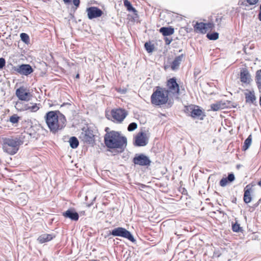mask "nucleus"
<instances>
[{
  "instance_id": "f257e3e1",
  "label": "nucleus",
  "mask_w": 261,
  "mask_h": 261,
  "mask_svg": "<svg viewBox=\"0 0 261 261\" xmlns=\"http://www.w3.org/2000/svg\"><path fill=\"white\" fill-rule=\"evenodd\" d=\"M59 111H49L47 112L44 118L45 122L50 129L53 133L62 129L65 126L66 121L64 116L61 115L59 117L57 115Z\"/></svg>"
},
{
  "instance_id": "f03ea898",
  "label": "nucleus",
  "mask_w": 261,
  "mask_h": 261,
  "mask_svg": "<svg viewBox=\"0 0 261 261\" xmlns=\"http://www.w3.org/2000/svg\"><path fill=\"white\" fill-rule=\"evenodd\" d=\"M104 140L106 146L109 148L123 149L127 143L126 137L121 136L119 132L113 130L106 133Z\"/></svg>"
},
{
  "instance_id": "7ed1b4c3",
  "label": "nucleus",
  "mask_w": 261,
  "mask_h": 261,
  "mask_svg": "<svg viewBox=\"0 0 261 261\" xmlns=\"http://www.w3.org/2000/svg\"><path fill=\"white\" fill-rule=\"evenodd\" d=\"M22 144L23 141L19 138H5L3 139V149L4 152L13 155L17 153L19 146Z\"/></svg>"
},
{
  "instance_id": "20e7f679",
  "label": "nucleus",
  "mask_w": 261,
  "mask_h": 261,
  "mask_svg": "<svg viewBox=\"0 0 261 261\" xmlns=\"http://www.w3.org/2000/svg\"><path fill=\"white\" fill-rule=\"evenodd\" d=\"M169 91L165 88L157 87L151 96V103L155 106L166 104L169 99Z\"/></svg>"
},
{
  "instance_id": "39448f33",
  "label": "nucleus",
  "mask_w": 261,
  "mask_h": 261,
  "mask_svg": "<svg viewBox=\"0 0 261 261\" xmlns=\"http://www.w3.org/2000/svg\"><path fill=\"white\" fill-rule=\"evenodd\" d=\"M110 234L114 237H121L127 239L132 242H135L136 241L132 233L123 227H119L113 229L110 232Z\"/></svg>"
},
{
  "instance_id": "423d86ee",
  "label": "nucleus",
  "mask_w": 261,
  "mask_h": 261,
  "mask_svg": "<svg viewBox=\"0 0 261 261\" xmlns=\"http://www.w3.org/2000/svg\"><path fill=\"white\" fill-rule=\"evenodd\" d=\"M167 86L168 87V89L166 90L169 91V94L171 93L175 96H178L179 95V87L175 77L170 79L167 81Z\"/></svg>"
},
{
  "instance_id": "0eeeda50",
  "label": "nucleus",
  "mask_w": 261,
  "mask_h": 261,
  "mask_svg": "<svg viewBox=\"0 0 261 261\" xmlns=\"http://www.w3.org/2000/svg\"><path fill=\"white\" fill-rule=\"evenodd\" d=\"M135 165L142 166H149L151 163V161L149 158L144 154H136L133 160Z\"/></svg>"
},
{
  "instance_id": "6e6552de",
  "label": "nucleus",
  "mask_w": 261,
  "mask_h": 261,
  "mask_svg": "<svg viewBox=\"0 0 261 261\" xmlns=\"http://www.w3.org/2000/svg\"><path fill=\"white\" fill-rule=\"evenodd\" d=\"M185 112L193 118H199L203 114L202 110L194 105L185 107Z\"/></svg>"
},
{
  "instance_id": "1a4fd4ad",
  "label": "nucleus",
  "mask_w": 261,
  "mask_h": 261,
  "mask_svg": "<svg viewBox=\"0 0 261 261\" xmlns=\"http://www.w3.org/2000/svg\"><path fill=\"white\" fill-rule=\"evenodd\" d=\"M13 69L20 74L28 75L33 72V69L29 64H22L14 66Z\"/></svg>"
},
{
  "instance_id": "9d476101",
  "label": "nucleus",
  "mask_w": 261,
  "mask_h": 261,
  "mask_svg": "<svg viewBox=\"0 0 261 261\" xmlns=\"http://www.w3.org/2000/svg\"><path fill=\"white\" fill-rule=\"evenodd\" d=\"M111 114L114 120L118 122H122L127 115V112L122 109L113 110Z\"/></svg>"
},
{
  "instance_id": "9b49d317",
  "label": "nucleus",
  "mask_w": 261,
  "mask_h": 261,
  "mask_svg": "<svg viewBox=\"0 0 261 261\" xmlns=\"http://www.w3.org/2000/svg\"><path fill=\"white\" fill-rule=\"evenodd\" d=\"M16 95L19 99L23 101H29L32 97V95L28 91L23 87H20L16 91Z\"/></svg>"
},
{
  "instance_id": "f8f14e48",
  "label": "nucleus",
  "mask_w": 261,
  "mask_h": 261,
  "mask_svg": "<svg viewBox=\"0 0 261 261\" xmlns=\"http://www.w3.org/2000/svg\"><path fill=\"white\" fill-rule=\"evenodd\" d=\"M86 12L89 19L100 17L103 14L102 11L96 7H90L87 8Z\"/></svg>"
},
{
  "instance_id": "ddd939ff",
  "label": "nucleus",
  "mask_w": 261,
  "mask_h": 261,
  "mask_svg": "<svg viewBox=\"0 0 261 261\" xmlns=\"http://www.w3.org/2000/svg\"><path fill=\"white\" fill-rule=\"evenodd\" d=\"M148 143L146 134L143 132L139 133L135 138V145L137 146H144Z\"/></svg>"
},
{
  "instance_id": "4468645a",
  "label": "nucleus",
  "mask_w": 261,
  "mask_h": 261,
  "mask_svg": "<svg viewBox=\"0 0 261 261\" xmlns=\"http://www.w3.org/2000/svg\"><path fill=\"white\" fill-rule=\"evenodd\" d=\"M83 140L88 144H93L94 142V135L93 132L87 129L81 135Z\"/></svg>"
},
{
  "instance_id": "2eb2a0df",
  "label": "nucleus",
  "mask_w": 261,
  "mask_h": 261,
  "mask_svg": "<svg viewBox=\"0 0 261 261\" xmlns=\"http://www.w3.org/2000/svg\"><path fill=\"white\" fill-rule=\"evenodd\" d=\"M240 80L241 81L245 84H249L251 79L250 74L246 68H242L240 71Z\"/></svg>"
},
{
  "instance_id": "dca6fc26",
  "label": "nucleus",
  "mask_w": 261,
  "mask_h": 261,
  "mask_svg": "<svg viewBox=\"0 0 261 261\" xmlns=\"http://www.w3.org/2000/svg\"><path fill=\"white\" fill-rule=\"evenodd\" d=\"M185 57L184 54H181L175 58L171 64V68L172 70H176L179 69V65Z\"/></svg>"
},
{
  "instance_id": "f3484780",
  "label": "nucleus",
  "mask_w": 261,
  "mask_h": 261,
  "mask_svg": "<svg viewBox=\"0 0 261 261\" xmlns=\"http://www.w3.org/2000/svg\"><path fill=\"white\" fill-rule=\"evenodd\" d=\"M56 237L55 233L47 234L44 233L40 235L37 239L38 241L41 243L48 242Z\"/></svg>"
},
{
  "instance_id": "a211bd4d",
  "label": "nucleus",
  "mask_w": 261,
  "mask_h": 261,
  "mask_svg": "<svg viewBox=\"0 0 261 261\" xmlns=\"http://www.w3.org/2000/svg\"><path fill=\"white\" fill-rule=\"evenodd\" d=\"M63 215L65 218H68L72 220L77 221L79 220V215L77 213L73 210L69 209L63 213Z\"/></svg>"
},
{
  "instance_id": "6ab92c4d",
  "label": "nucleus",
  "mask_w": 261,
  "mask_h": 261,
  "mask_svg": "<svg viewBox=\"0 0 261 261\" xmlns=\"http://www.w3.org/2000/svg\"><path fill=\"white\" fill-rule=\"evenodd\" d=\"M251 189L249 185H247L244 189L243 199L246 203H249L251 201Z\"/></svg>"
},
{
  "instance_id": "aec40b11",
  "label": "nucleus",
  "mask_w": 261,
  "mask_h": 261,
  "mask_svg": "<svg viewBox=\"0 0 261 261\" xmlns=\"http://www.w3.org/2000/svg\"><path fill=\"white\" fill-rule=\"evenodd\" d=\"M235 179L234 175L233 173H229L227 177L222 178L220 181V185L221 187H225L228 182H231Z\"/></svg>"
},
{
  "instance_id": "412c9836",
  "label": "nucleus",
  "mask_w": 261,
  "mask_h": 261,
  "mask_svg": "<svg viewBox=\"0 0 261 261\" xmlns=\"http://www.w3.org/2000/svg\"><path fill=\"white\" fill-rule=\"evenodd\" d=\"M194 28L197 33H200L202 34H205L206 33L205 23L196 22L194 26Z\"/></svg>"
},
{
  "instance_id": "4be33fe9",
  "label": "nucleus",
  "mask_w": 261,
  "mask_h": 261,
  "mask_svg": "<svg viewBox=\"0 0 261 261\" xmlns=\"http://www.w3.org/2000/svg\"><path fill=\"white\" fill-rule=\"evenodd\" d=\"M160 32L163 36H167L173 34L174 30L173 28L170 27H162L160 29Z\"/></svg>"
},
{
  "instance_id": "5701e85b",
  "label": "nucleus",
  "mask_w": 261,
  "mask_h": 261,
  "mask_svg": "<svg viewBox=\"0 0 261 261\" xmlns=\"http://www.w3.org/2000/svg\"><path fill=\"white\" fill-rule=\"evenodd\" d=\"M225 107L224 103L221 102H217L211 105V109L214 111H217L221 109H223Z\"/></svg>"
},
{
  "instance_id": "b1692460",
  "label": "nucleus",
  "mask_w": 261,
  "mask_h": 261,
  "mask_svg": "<svg viewBox=\"0 0 261 261\" xmlns=\"http://www.w3.org/2000/svg\"><path fill=\"white\" fill-rule=\"evenodd\" d=\"M246 101L248 102L253 103L255 100V96L254 92L249 91L245 94Z\"/></svg>"
},
{
  "instance_id": "393cba45",
  "label": "nucleus",
  "mask_w": 261,
  "mask_h": 261,
  "mask_svg": "<svg viewBox=\"0 0 261 261\" xmlns=\"http://www.w3.org/2000/svg\"><path fill=\"white\" fill-rule=\"evenodd\" d=\"M255 81L258 88L261 91V69L256 72Z\"/></svg>"
},
{
  "instance_id": "a878e982",
  "label": "nucleus",
  "mask_w": 261,
  "mask_h": 261,
  "mask_svg": "<svg viewBox=\"0 0 261 261\" xmlns=\"http://www.w3.org/2000/svg\"><path fill=\"white\" fill-rule=\"evenodd\" d=\"M69 142L70 147L73 149L76 148L79 145V141L75 137H71L69 139Z\"/></svg>"
},
{
  "instance_id": "bb28decb",
  "label": "nucleus",
  "mask_w": 261,
  "mask_h": 261,
  "mask_svg": "<svg viewBox=\"0 0 261 261\" xmlns=\"http://www.w3.org/2000/svg\"><path fill=\"white\" fill-rule=\"evenodd\" d=\"M251 142H252V136L250 135L248 137V138L244 141V145L243 146V149L244 150H246L249 148V147L251 145Z\"/></svg>"
},
{
  "instance_id": "cd10ccee",
  "label": "nucleus",
  "mask_w": 261,
  "mask_h": 261,
  "mask_svg": "<svg viewBox=\"0 0 261 261\" xmlns=\"http://www.w3.org/2000/svg\"><path fill=\"white\" fill-rule=\"evenodd\" d=\"M40 104L35 103L32 106H26L25 108V110H29L31 112H36L40 109Z\"/></svg>"
},
{
  "instance_id": "c85d7f7f",
  "label": "nucleus",
  "mask_w": 261,
  "mask_h": 261,
  "mask_svg": "<svg viewBox=\"0 0 261 261\" xmlns=\"http://www.w3.org/2000/svg\"><path fill=\"white\" fill-rule=\"evenodd\" d=\"M124 5L129 11L136 12V9L132 6L128 0L124 1Z\"/></svg>"
},
{
  "instance_id": "c756f323",
  "label": "nucleus",
  "mask_w": 261,
  "mask_h": 261,
  "mask_svg": "<svg viewBox=\"0 0 261 261\" xmlns=\"http://www.w3.org/2000/svg\"><path fill=\"white\" fill-rule=\"evenodd\" d=\"M207 38L211 40H216L219 37V34L217 32L208 33L206 35Z\"/></svg>"
},
{
  "instance_id": "7c9ffc66",
  "label": "nucleus",
  "mask_w": 261,
  "mask_h": 261,
  "mask_svg": "<svg viewBox=\"0 0 261 261\" xmlns=\"http://www.w3.org/2000/svg\"><path fill=\"white\" fill-rule=\"evenodd\" d=\"M144 47L148 53H152L154 49V45L150 42H146Z\"/></svg>"
},
{
  "instance_id": "2f4dec72",
  "label": "nucleus",
  "mask_w": 261,
  "mask_h": 261,
  "mask_svg": "<svg viewBox=\"0 0 261 261\" xmlns=\"http://www.w3.org/2000/svg\"><path fill=\"white\" fill-rule=\"evenodd\" d=\"M232 230L234 232H240L242 231V228L240 227V224L236 223L232 226Z\"/></svg>"
},
{
  "instance_id": "473e14b6",
  "label": "nucleus",
  "mask_w": 261,
  "mask_h": 261,
  "mask_svg": "<svg viewBox=\"0 0 261 261\" xmlns=\"http://www.w3.org/2000/svg\"><path fill=\"white\" fill-rule=\"evenodd\" d=\"M137 127V123L135 122H132V123H130L128 125V126L127 127V130L129 132H132V131L134 130L135 129H136Z\"/></svg>"
},
{
  "instance_id": "72a5a7b5",
  "label": "nucleus",
  "mask_w": 261,
  "mask_h": 261,
  "mask_svg": "<svg viewBox=\"0 0 261 261\" xmlns=\"http://www.w3.org/2000/svg\"><path fill=\"white\" fill-rule=\"evenodd\" d=\"M19 119V117L16 115H13L10 117V121L13 124L16 123L18 122Z\"/></svg>"
},
{
  "instance_id": "f704fd0d",
  "label": "nucleus",
  "mask_w": 261,
  "mask_h": 261,
  "mask_svg": "<svg viewBox=\"0 0 261 261\" xmlns=\"http://www.w3.org/2000/svg\"><path fill=\"white\" fill-rule=\"evenodd\" d=\"M20 38L21 40L24 42L25 43L28 42L29 40V36L27 34L24 33L20 34Z\"/></svg>"
},
{
  "instance_id": "c9c22d12",
  "label": "nucleus",
  "mask_w": 261,
  "mask_h": 261,
  "mask_svg": "<svg viewBox=\"0 0 261 261\" xmlns=\"http://www.w3.org/2000/svg\"><path fill=\"white\" fill-rule=\"evenodd\" d=\"M206 32L208 30H212L214 28V24L213 22L205 23Z\"/></svg>"
},
{
  "instance_id": "e433bc0d",
  "label": "nucleus",
  "mask_w": 261,
  "mask_h": 261,
  "mask_svg": "<svg viewBox=\"0 0 261 261\" xmlns=\"http://www.w3.org/2000/svg\"><path fill=\"white\" fill-rule=\"evenodd\" d=\"M223 19V17L222 16H217L216 18V22L217 23V25L219 28L221 26V21Z\"/></svg>"
},
{
  "instance_id": "4c0bfd02",
  "label": "nucleus",
  "mask_w": 261,
  "mask_h": 261,
  "mask_svg": "<svg viewBox=\"0 0 261 261\" xmlns=\"http://www.w3.org/2000/svg\"><path fill=\"white\" fill-rule=\"evenodd\" d=\"M6 64L5 59L3 58H0V69H2Z\"/></svg>"
},
{
  "instance_id": "58836bf2",
  "label": "nucleus",
  "mask_w": 261,
  "mask_h": 261,
  "mask_svg": "<svg viewBox=\"0 0 261 261\" xmlns=\"http://www.w3.org/2000/svg\"><path fill=\"white\" fill-rule=\"evenodd\" d=\"M247 2L250 5L256 4L258 0H246Z\"/></svg>"
},
{
  "instance_id": "ea45409f",
  "label": "nucleus",
  "mask_w": 261,
  "mask_h": 261,
  "mask_svg": "<svg viewBox=\"0 0 261 261\" xmlns=\"http://www.w3.org/2000/svg\"><path fill=\"white\" fill-rule=\"evenodd\" d=\"M165 41L166 44H167V45H169V44H170V43L172 42V39L168 38H166L165 39Z\"/></svg>"
},
{
  "instance_id": "a19ab883",
  "label": "nucleus",
  "mask_w": 261,
  "mask_h": 261,
  "mask_svg": "<svg viewBox=\"0 0 261 261\" xmlns=\"http://www.w3.org/2000/svg\"><path fill=\"white\" fill-rule=\"evenodd\" d=\"M73 3L76 7H79L80 5V0H73Z\"/></svg>"
},
{
  "instance_id": "79ce46f5",
  "label": "nucleus",
  "mask_w": 261,
  "mask_h": 261,
  "mask_svg": "<svg viewBox=\"0 0 261 261\" xmlns=\"http://www.w3.org/2000/svg\"><path fill=\"white\" fill-rule=\"evenodd\" d=\"M260 11L258 14V19L261 21V5H260Z\"/></svg>"
},
{
  "instance_id": "37998d69",
  "label": "nucleus",
  "mask_w": 261,
  "mask_h": 261,
  "mask_svg": "<svg viewBox=\"0 0 261 261\" xmlns=\"http://www.w3.org/2000/svg\"><path fill=\"white\" fill-rule=\"evenodd\" d=\"M65 4H68L71 2V0H63Z\"/></svg>"
},
{
  "instance_id": "c03bdc74",
  "label": "nucleus",
  "mask_w": 261,
  "mask_h": 261,
  "mask_svg": "<svg viewBox=\"0 0 261 261\" xmlns=\"http://www.w3.org/2000/svg\"><path fill=\"white\" fill-rule=\"evenodd\" d=\"M109 129V128L108 127H106V128L105 130H106V132H107V133H109V132H108V129Z\"/></svg>"
},
{
  "instance_id": "a18cd8bd",
  "label": "nucleus",
  "mask_w": 261,
  "mask_h": 261,
  "mask_svg": "<svg viewBox=\"0 0 261 261\" xmlns=\"http://www.w3.org/2000/svg\"><path fill=\"white\" fill-rule=\"evenodd\" d=\"M258 185L261 187V181L258 182Z\"/></svg>"
},
{
  "instance_id": "49530a36",
  "label": "nucleus",
  "mask_w": 261,
  "mask_h": 261,
  "mask_svg": "<svg viewBox=\"0 0 261 261\" xmlns=\"http://www.w3.org/2000/svg\"><path fill=\"white\" fill-rule=\"evenodd\" d=\"M22 204H25V203H26V201L24 200L23 201H22Z\"/></svg>"
},
{
  "instance_id": "de8ad7c7",
  "label": "nucleus",
  "mask_w": 261,
  "mask_h": 261,
  "mask_svg": "<svg viewBox=\"0 0 261 261\" xmlns=\"http://www.w3.org/2000/svg\"><path fill=\"white\" fill-rule=\"evenodd\" d=\"M259 104H260V106L261 107V96H260V99H259Z\"/></svg>"
},
{
  "instance_id": "09e8293b",
  "label": "nucleus",
  "mask_w": 261,
  "mask_h": 261,
  "mask_svg": "<svg viewBox=\"0 0 261 261\" xmlns=\"http://www.w3.org/2000/svg\"><path fill=\"white\" fill-rule=\"evenodd\" d=\"M76 78H79V74H77L76 76Z\"/></svg>"
},
{
  "instance_id": "8fccbe9b",
  "label": "nucleus",
  "mask_w": 261,
  "mask_h": 261,
  "mask_svg": "<svg viewBox=\"0 0 261 261\" xmlns=\"http://www.w3.org/2000/svg\"><path fill=\"white\" fill-rule=\"evenodd\" d=\"M90 261H97V260H91Z\"/></svg>"
},
{
  "instance_id": "3c124183",
  "label": "nucleus",
  "mask_w": 261,
  "mask_h": 261,
  "mask_svg": "<svg viewBox=\"0 0 261 261\" xmlns=\"http://www.w3.org/2000/svg\"><path fill=\"white\" fill-rule=\"evenodd\" d=\"M200 119L201 120L203 119V117H202L200 118Z\"/></svg>"
},
{
  "instance_id": "603ef678",
  "label": "nucleus",
  "mask_w": 261,
  "mask_h": 261,
  "mask_svg": "<svg viewBox=\"0 0 261 261\" xmlns=\"http://www.w3.org/2000/svg\"><path fill=\"white\" fill-rule=\"evenodd\" d=\"M243 2H242V4H241V5H242L243 4Z\"/></svg>"
}]
</instances>
